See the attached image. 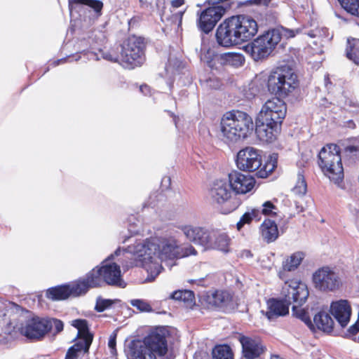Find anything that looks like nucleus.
Returning a JSON list of instances; mask_svg holds the SVG:
<instances>
[{
  "mask_svg": "<svg viewBox=\"0 0 359 359\" xmlns=\"http://www.w3.org/2000/svg\"><path fill=\"white\" fill-rule=\"evenodd\" d=\"M117 302L119 301L118 299L111 300L108 299H103L102 297H97L96 299L95 309L97 312H102L104 310L109 309L114 303Z\"/></svg>",
  "mask_w": 359,
  "mask_h": 359,
  "instance_id": "nucleus-41",
  "label": "nucleus"
},
{
  "mask_svg": "<svg viewBox=\"0 0 359 359\" xmlns=\"http://www.w3.org/2000/svg\"><path fill=\"white\" fill-rule=\"evenodd\" d=\"M218 60L221 65L236 67L242 66L245 62V57L242 54L234 52L220 54L218 56Z\"/></svg>",
  "mask_w": 359,
  "mask_h": 359,
  "instance_id": "nucleus-32",
  "label": "nucleus"
},
{
  "mask_svg": "<svg viewBox=\"0 0 359 359\" xmlns=\"http://www.w3.org/2000/svg\"><path fill=\"white\" fill-rule=\"evenodd\" d=\"M271 359H283V358H280L279 355H274L271 356Z\"/></svg>",
  "mask_w": 359,
  "mask_h": 359,
  "instance_id": "nucleus-53",
  "label": "nucleus"
},
{
  "mask_svg": "<svg viewBox=\"0 0 359 359\" xmlns=\"http://www.w3.org/2000/svg\"><path fill=\"white\" fill-rule=\"evenodd\" d=\"M358 150V147L355 146H349L346 147V151L351 153L356 151Z\"/></svg>",
  "mask_w": 359,
  "mask_h": 359,
  "instance_id": "nucleus-51",
  "label": "nucleus"
},
{
  "mask_svg": "<svg viewBox=\"0 0 359 359\" xmlns=\"http://www.w3.org/2000/svg\"><path fill=\"white\" fill-rule=\"evenodd\" d=\"M163 196L158 194H153L149 196L148 206L156 208L158 205V202L163 199Z\"/></svg>",
  "mask_w": 359,
  "mask_h": 359,
  "instance_id": "nucleus-45",
  "label": "nucleus"
},
{
  "mask_svg": "<svg viewBox=\"0 0 359 359\" xmlns=\"http://www.w3.org/2000/svg\"><path fill=\"white\" fill-rule=\"evenodd\" d=\"M341 6L349 13L359 17V0H338Z\"/></svg>",
  "mask_w": 359,
  "mask_h": 359,
  "instance_id": "nucleus-39",
  "label": "nucleus"
},
{
  "mask_svg": "<svg viewBox=\"0 0 359 359\" xmlns=\"http://www.w3.org/2000/svg\"><path fill=\"white\" fill-rule=\"evenodd\" d=\"M104 283L107 285L125 287L126 283L123 280L121 274L120 266L116 264H107V260L102 262L100 267Z\"/></svg>",
  "mask_w": 359,
  "mask_h": 359,
  "instance_id": "nucleus-22",
  "label": "nucleus"
},
{
  "mask_svg": "<svg viewBox=\"0 0 359 359\" xmlns=\"http://www.w3.org/2000/svg\"><path fill=\"white\" fill-rule=\"evenodd\" d=\"M278 208L271 201H266L262 204L260 211V215L262 214L266 216H271L276 215Z\"/></svg>",
  "mask_w": 359,
  "mask_h": 359,
  "instance_id": "nucleus-43",
  "label": "nucleus"
},
{
  "mask_svg": "<svg viewBox=\"0 0 359 359\" xmlns=\"http://www.w3.org/2000/svg\"><path fill=\"white\" fill-rule=\"evenodd\" d=\"M18 330L29 339H39L50 331V325L48 319L34 316L22 323Z\"/></svg>",
  "mask_w": 359,
  "mask_h": 359,
  "instance_id": "nucleus-17",
  "label": "nucleus"
},
{
  "mask_svg": "<svg viewBox=\"0 0 359 359\" xmlns=\"http://www.w3.org/2000/svg\"><path fill=\"white\" fill-rule=\"evenodd\" d=\"M292 304H293L292 308L293 314L304 321L308 327L312 328L314 325L312 323L308 313L304 309H301V306L304 304H298L297 303H292Z\"/></svg>",
  "mask_w": 359,
  "mask_h": 359,
  "instance_id": "nucleus-37",
  "label": "nucleus"
},
{
  "mask_svg": "<svg viewBox=\"0 0 359 359\" xmlns=\"http://www.w3.org/2000/svg\"><path fill=\"white\" fill-rule=\"evenodd\" d=\"M305 255L303 252L297 251L290 256H288L283 262L282 264V270L279 271V278L284 281L297 280L296 279L287 280L286 277V272L295 271L302 262L303 261Z\"/></svg>",
  "mask_w": 359,
  "mask_h": 359,
  "instance_id": "nucleus-27",
  "label": "nucleus"
},
{
  "mask_svg": "<svg viewBox=\"0 0 359 359\" xmlns=\"http://www.w3.org/2000/svg\"><path fill=\"white\" fill-rule=\"evenodd\" d=\"M256 123L255 132L260 141L270 143L276 139L280 125L266 123L265 122L257 121V120Z\"/></svg>",
  "mask_w": 359,
  "mask_h": 359,
  "instance_id": "nucleus-25",
  "label": "nucleus"
},
{
  "mask_svg": "<svg viewBox=\"0 0 359 359\" xmlns=\"http://www.w3.org/2000/svg\"><path fill=\"white\" fill-rule=\"evenodd\" d=\"M185 3L184 0H172L170 2V13L169 15L166 13V12H163L161 14V20L163 21H171V23L173 24L175 29H179V27L182 25V17L186 11V8H182L178 11L176 9L181 8L184 6Z\"/></svg>",
  "mask_w": 359,
  "mask_h": 359,
  "instance_id": "nucleus-28",
  "label": "nucleus"
},
{
  "mask_svg": "<svg viewBox=\"0 0 359 359\" xmlns=\"http://www.w3.org/2000/svg\"><path fill=\"white\" fill-rule=\"evenodd\" d=\"M253 130L252 118L245 112L232 110L226 112L220 121L222 139L226 143H235L245 139Z\"/></svg>",
  "mask_w": 359,
  "mask_h": 359,
  "instance_id": "nucleus-5",
  "label": "nucleus"
},
{
  "mask_svg": "<svg viewBox=\"0 0 359 359\" xmlns=\"http://www.w3.org/2000/svg\"><path fill=\"white\" fill-rule=\"evenodd\" d=\"M85 41H86V39H84V41H81V43H84V42H85Z\"/></svg>",
  "mask_w": 359,
  "mask_h": 359,
  "instance_id": "nucleus-58",
  "label": "nucleus"
},
{
  "mask_svg": "<svg viewBox=\"0 0 359 359\" xmlns=\"http://www.w3.org/2000/svg\"><path fill=\"white\" fill-rule=\"evenodd\" d=\"M318 164L322 171L331 181L338 184L344 178L339 147L335 144L323 147L318 154Z\"/></svg>",
  "mask_w": 359,
  "mask_h": 359,
  "instance_id": "nucleus-10",
  "label": "nucleus"
},
{
  "mask_svg": "<svg viewBox=\"0 0 359 359\" xmlns=\"http://www.w3.org/2000/svg\"><path fill=\"white\" fill-rule=\"evenodd\" d=\"M287 112L285 103L278 97L268 100L257 116V121L280 125Z\"/></svg>",
  "mask_w": 359,
  "mask_h": 359,
  "instance_id": "nucleus-15",
  "label": "nucleus"
},
{
  "mask_svg": "<svg viewBox=\"0 0 359 359\" xmlns=\"http://www.w3.org/2000/svg\"><path fill=\"white\" fill-rule=\"evenodd\" d=\"M116 337H117V331L115 330L110 335L109 341H108V347L110 349V353L113 356H116L117 355L116 351Z\"/></svg>",
  "mask_w": 359,
  "mask_h": 359,
  "instance_id": "nucleus-44",
  "label": "nucleus"
},
{
  "mask_svg": "<svg viewBox=\"0 0 359 359\" xmlns=\"http://www.w3.org/2000/svg\"><path fill=\"white\" fill-rule=\"evenodd\" d=\"M209 198L212 204L222 214H229L238 208L240 200L233 194L229 182L217 180L209 189Z\"/></svg>",
  "mask_w": 359,
  "mask_h": 359,
  "instance_id": "nucleus-9",
  "label": "nucleus"
},
{
  "mask_svg": "<svg viewBox=\"0 0 359 359\" xmlns=\"http://www.w3.org/2000/svg\"><path fill=\"white\" fill-rule=\"evenodd\" d=\"M347 104L350 107V111L353 113L358 114L359 113V103L356 101H353L350 100L348 101Z\"/></svg>",
  "mask_w": 359,
  "mask_h": 359,
  "instance_id": "nucleus-47",
  "label": "nucleus"
},
{
  "mask_svg": "<svg viewBox=\"0 0 359 359\" xmlns=\"http://www.w3.org/2000/svg\"><path fill=\"white\" fill-rule=\"evenodd\" d=\"M178 228L190 241L200 245L205 249L207 246H210L212 231L194 225H181Z\"/></svg>",
  "mask_w": 359,
  "mask_h": 359,
  "instance_id": "nucleus-18",
  "label": "nucleus"
},
{
  "mask_svg": "<svg viewBox=\"0 0 359 359\" xmlns=\"http://www.w3.org/2000/svg\"><path fill=\"white\" fill-rule=\"evenodd\" d=\"M76 282L69 285H60L50 288L46 292V297L52 300H62L68 298L69 296H79L81 292L76 288Z\"/></svg>",
  "mask_w": 359,
  "mask_h": 359,
  "instance_id": "nucleus-26",
  "label": "nucleus"
},
{
  "mask_svg": "<svg viewBox=\"0 0 359 359\" xmlns=\"http://www.w3.org/2000/svg\"><path fill=\"white\" fill-rule=\"evenodd\" d=\"M130 304L141 312H150L152 311L151 305L144 299H131Z\"/></svg>",
  "mask_w": 359,
  "mask_h": 359,
  "instance_id": "nucleus-42",
  "label": "nucleus"
},
{
  "mask_svg": "<svg viewBox=\"0 0 359 359\" xmlns=\"http://www.w3.org/2000/svg\"><path fill=\"white\" fill-rule=\"evenodd\" d=\"M245 253H246V256H248V257H251L252 256V255H251L250 251H246Z\"/></svg>",
  "mask_w": 359,
  "mask_h": 359,
  "instance_id": "nucleus-54",
  "label": "nucleus"
},
{
  "mask_svg": "<svg viewBox=\"0 0 359 359\" xmlns=\"http://www.w3.org/2000/svg\"><path fill=\"white\" fill-rule=\"evenodd\" d=\"M104 40V34L100 31H93L92 34L88 36V40H87V45L86 46V48L80 51L76 55L72 56V57L75 60L78 61L81 57V55H88V59H93L95 60H100L99 55H101V57L108 61L114 62H119L120 63V58L118 57V56L115 55H112L109 52H104L102 50L99 49V53H94L93 51H86L87 46H88L89 48L92 50L96 48V45H99L101 43H102Z\"/></svg>",
  "mask_w": 359,
  "mask_h": 359,
  "instance_id": "nucleus-16",
  "label": "nucleus"
},
{
  "mask_svg": "<svg viewBox=\"0 0 359 359\" xmlns=\"http://www.w3.org/2000/svg\"><path fill=\"white\" fill-rule=\"evenodd\" d=\"M121 250L120 248H118L115 252L114 255H111L109 257H108L109 259H111L114 255L118 256L121 254Z\"/></svg>",
  "mask_w": 359,
  "mask_h": 359,
  "instance_id": "nucleus-52",
  "label": "nucleus"
},
{
  "mask_svg": "<svg viewBox=\"0 0 359 359\" xmlns=\"http://www.w3.org/2000/svg\"><path fill=\"white\" fill-rule=\"evenodd\" d=\"M237 167L243 171L254 172L261 178L266 177L277 166V155L273 154L262 166V159L258 149L247 147L240 150L236 156Z\"/></svg>",
  "mask_w": 359,
  "mask_h": 359,
  "instance_id": "nucleus-7",
  "label": "nucleus"
},
{
  "mask_svg": "<svg viewBox=\"0 0 359 359\" xmlns=\"http://www.w3.org/2000/svg\"><path fill=\"white\" fill-rule=\"evenodd\" d=\"M144 39L135 35L128 36L121 45L120 64L132 69L141 65L145 60Z\"/></svg>",
  "mask_w": 359,
  "mask_h": 359,
  "instance_id": "nucleus-11",
  "label": "nucleus"
},
{
  "mask_svg": "<svg viewBox=\"0 0 359 359\" xmlns=\"http://www.w3.org/2000/svg\"><path fill=\"white\" fill-rule=\"evenodd\" d=\"M309 295L306 285L299 280L285 281L281 290V300L269 299L266 316L273 320L289 313V306L292 303L304 304Z\"/></svg>",
  "mask_w": 359,
  "mask_h": 359,
  "instance_id": "nucleus-4",
  "label": "nucleus"
},
{
  "mask_svg": "<svg viewBox=\"0 0 359 359\" xmlns=\"http://www.w3.org/2000/svg\"><path fill=\"white\" fill-rule=\"evenodd\" d=\"M297 32L298 30L283 27L268 30L246 45L245 50L255 61L265 59L271 55L283 37L292 38Z\"/></svg>",
  "mask_w": 359,
  "mask_h": 359,
  "instance_id": "nucleus-6",
  "label": "nucleus"
},
{
  "mask_svg": "<svg viewBox=\"0 0 359 359\" xmlns=\"http://www.w3.org/2000/svg\"><path fill=\"white\" fill-rule=\"evenodd\" d=\"M209 302L224 312L231 311L236 306L233 296L229 292L222 290L212 293Z\"/></svg>",
  "mask_w": 359,
  "mask_h": 359,
  "instance_id": "nucleus-24",
  "label": "nucleus"
},
{
  "mask_svg": "<svg viewBox=\"0 0 359 359\" xmlns=\"http://www.w3.org/2000/svg\"><path fill=\"white\" fill-rule=\"evenodd\" d=\"M314 287L323 292H334L344 284L341 273L335 267L324 266L314 271L312 276Z\"/></svg>",
  "mask_w": 359,
  "mask_h": 359,
  "instance_id": "nucleus-12",
  "label": "nucleus"
},
{
  "mask_svg": "<svg viewBox=\"0 0 359 359\" xmlns=\"http://www.w3.org/2000/svg\"><path fill=\"white\" fill-rule=\"evenodd\" d=\"M50 325V330L54 327L56 332H60L63 330V323L57 319H48Z\"/></svg>",
  "mask_w": 359,
  "mask_h": 359,
  "instance_id": "nucleus-46",
  "label": "nucleus"
},
{
  "mask_svg": "<svg viewBox=\"0 0 359 359\" xmlns=\"http://www.w3.org/2000/svg\"><path fill=\"white\" fill-rule=\"evenodd\" d=\"M262 239L269 243L275 241L278 237V229L275 222L266 219L260 226Z\"/></svg>",
  "mask_w": 359,
  "mask_h": 359,
  "instance_id": "nucleus-30",
  "label": "nucleus"
},
{
  "mask_svg": "<svg viewBox=\"0 0 359 359\" xmlns=\"http://www.w3.org/2000/svg\"><path fill=\"white\" fill-rule=\"evenodd\" d=\"M140 91L144 93V95H147L150 94V88L147 85H142L140 88Z\"/></svg>",
  "mask_w": 359,
  "mask_h": 359,
  "instance_id": "nucleus-50",
  "label": "nucleus"
},
{
  "mask_svg": "<svg viewBox=\"0 0 359 359\" xmlns=\"http://www.w3.org/2000/svg\"><path fill=\"white\" fill-rule=\"evenodd\" d=\"M70 9L75 5H86L93 8L97 16L101 15L103 3L99 0H68Z\"/></svg>",
  "mask_w": 359,
  "mask_h": 359,
  "instance_id": "nucleus-35",
  "label": "nucleus"
},
{
  "mask_svg": "<svg viewBox=\"0 0 359 359\" xmlns=\"http://www.w3.org/2000/svg\"><path fill=\"white\" fill-rule=\"evenodd\" d=\"M314 325L318 330L330 333L333 331L334 320L330 314L325 311H319L313 317Z\"/></svg>",
  "mask_w": 359,
  "mask_h": 359,
  "instance_id": "nucleus-31",
  "label": "nucleus"
},
{
  "mask_svg": "<svg viewBox=\"0 0 359 359\" xmlns=\"http://www.w3.org/2000/svg\"><path fill=\"white\" fill-rule=\"evenodd\" d=\"M125 250L135 257V266L147 271L148 281L154 280L161 273L162 262L181 257L178 243L172 238L136 240Z\"/></svg>",
  "mask_w": 359,
  "mask_h": 359,
  "instance_id": "nucleus-1",
  "label": "nucleus"
},
{
  "mask_svg": "<svg viewBox=\"0 0 359 359\" xmlns=\"http://www.w3.org/2000/svg\"><path fill=\"white\" fill-rule=\"evenodd\" d=\"M329 78H325V86L327 87Z\"/></svg>",
  "mask_w": 359,
  "mask_h": 359,
  "instance_id": "nucleus-55",
  "label": "nucleus"
},
{
  "mask_svg": "<svg viewBox=\"0 0 359 359\" xmlns=\"http://www.w3.org/2000/svg\"><path fill=\"white\" fill-rule=\"evenodd\" d=\"M254 219L256 221H259L261 219L260 211L258 208L252 209L251 210L245 212L241 216L240 220L236 224L237 230L240 231L244 225L250 224Z\"/></svg>",
  "mask_w": 359,
  "mask_h": 359,
  "instance_id": "nucleus-34",
  "label": "nucleus"
},
{
  "mask_svg": "<svg viewBox=\"0 0 359 359\" xmlns=\"http://www.w3.org/2000/svg\"><path fill=\"white\" fill-rule=\"evenodd\" d=\"M243 356L247 359L258 358L264 351V346L259 338L240 336Z\"/></svg>",
  "mask_w": 359,
  "mask_h": 359,
  "instance_id": "nucleus-23",
  "label": "nucleus"
},
{
  "mask_svg": "<svg viewBox=\"0 0 359 359\" xmlns=\"http://www.w3.org/2000/svg\"><path fill=\"white\" fill-rule=\"evenodd\" d=\"M307 190V185L303 175L299 173L295 186L292 189L294 194L304 196Z\"/></svg>",
  "mask_w": 359,
  "mask_h": 359,
  "instance_id": "nucleus-40",
  "label": "nucleus"
},
{
  "mask_svg": "<svg viewBox=\"0 0 359 359\" xmlns=\"http://www.w3.org/2000/svg\"><path fill=\"white\" fill-rule=\"evenodd\" d=\"M174 122H175V125L177 126V120L175 118H174Z\"/></svg>",
  "mask_w": 359,
  "mask_h": 359,
  "instance_id": "nucleus-57",
  "label": "nucleus"
},
{
  "mask_svg": "<svg viewBox=\"0 0 359 359\" xmlns=\"http://www.w3.org/2000/svg\"><path fill=\"white\" fill-rule=\"evenodd\" d=\"M346 50V57L355 64L359 65V39H348Z\"/></svg>",
  "mask_w": 359,
  "mask_h": 359,
  "instance_id": "nucleus-33",
  "label": "nucleus"
},
{
  "mask_svg": "<svg viewBox=\"0 0 359 359\" xmlns=\"http://www.w3.org/2000/svg\"><path fill=\"white\" fill-rule=\"evenodd\" d=\"M201 60H203L204 62H206L208 63H209L210 62L211 53L210 52L209 50H208L206 53H204V54H203L202 53H201Z\"/></svg>",
  "mask_w": 359,
  "mask_h": 359,
  "instance_id": "nucleus-49",
  "label": "nucleus"
},
{
  "mask_svg": "<svg viewBox=\"0 0 359 359\" xmlns=\"http://www.w3.org/2000/svg\"><path fill=\"white\" fill-rule=\"evenodd\" d=\"M171 298L175 300L182 301L189 305L194 302V294L190 290H179L172 292Z\"/></svg>",
  "mask_w": 359,
  "mask_h": 359,
  "instance_id": "nucleus-38",
  "label": "nucleus"
},
{
  "mask_svg": "<svg viewBox=\"0 0 359 359\" xmlns=\"http://www.w3.org/2000/svg\"><path fill=\"white\" fill-rule=\"evenodd\" d=\"M226 1L213 0L211 6L198 13L197 25L199 29L207 34L213 29L226 11L227 6L224 4Z\"/></svg>",
  "mask_w": 359,
  "mask_h": 359,
  "instance_id": "nucleus-14",
  "label": "nucleus"
},
{
  "mask_svg": "<svg viewBox=\"0 0 359 359\" xmlns=\"http://www.w3.org/2000/svg\"><path fill=\"white\" fill-rule=\"evenodd\" d=\"M330 312L341 327L347 326L352 312L351 305L347 300L340 299L332 302Z\"/></svg>",
  "mask_w": 359,
  "mask_h": 359,
  "instance_id": "nucleus-21",
  "label": "nucleus"
},
{
  "mask_svg": "<svg viewBox=\"0 0 359 359\" xmlns=\"http://www.w3.org/2000/svg\"><path fill=\"white\" fill-rule=\"evenodd\" d=\"M76 288L81 294L86 293L89 288L101 286L104 283V278L101 268L95 267L87 273L85 278L76 281Z\"/></svg>",
  "mask_w": 359,
  "mask_h": 359,
  "instance_id": "nucleus-20",
  "label": "nucleus"
},
{
  "mask_svg": "<svg viewBox=\"0 0 359 359\" xmlns=\"http://www.w3.org/2000/svg\"><path fill=\"white\" fill-rule=\"evenodd\" d=\"M229 243L230 238L226 233L212 231L210 246H207L206 249H216L227 252H229Z\"/></svg>",
  "mask_w": 359,
  "mask_h": 359,
  "instance_id": "nucleus-29",
  "label": "nucleus"
},
{
  "mask_svg": "<svg viewBox=\"0 0 359 359\" xmlns=\"http://www.w3.org/2000/svg\"><path fill=\"white\" fill-rule=\"evenodd\" d=\"M297 76L292 67L287 64L273 68L268 76V90L276 95H287L297 87Z\"/></svg>",
  "mask_w": 359,
  "mask_h": 359,
  "instance_id": "nucleus-8",
  "label": "nucleus"
},
{
  "mask_svg": "<svg viewBox=\"0 0 359 359\" xmlns=\"http://www.w3.org/2000/svg\"><path fill=\"white\" fill-rule=\"evenodd\" d=\"M229 183L232 191L237 194H245L254 189L255 180L249 175L236 171L229 175Z\"/></svg>",
  "mask_w": 359,
  "mask_h": 359,
  "instance_id": "nucleus-19",
  "label": "nucleus"
},
{
  "mask_svg": "<svg viewBox=\"0 0 359 359\" xmlns=\"http://www.w3.org/2000/svg\"><path fill=\"white\" fill-rule=\"evenodd\" d=\"M163 180H167L168 182H170V179L169 177L164 178Z\"/></svg>",
  "mask_w": 359,
  "mask_h": 359,
  "instance_id": "nucleus-56",
  "label": "nucleus"
},
{
  "mask_svg": "<svg viewBox=\"0 0 359 359\" xmlns=\"http://www.w3.org/2000/svg\"><path fill=\"white\" fill-rule=\"evenodd\" d=\"M257 22L246 15L232 16L224 20L216 30L217 43L229 48L252 39L257 32Z\"/></svg>",
  "mask_w": 359,
  "mask_h": 359,
  "instance_id": "nucleus-2",
  "label": "nucleus"
},
{
  "mask_svg": "<svg viewBox=\"0 0 359 359\" xmlns=\"http://www.w3.org/2000/svg\"><path fill=\"white\" fill-rule=\"evenodd\" d=\"M168 332L165 328L156 327L142 339L131 340L126 346L127 359H157L168 352Z\"/></svg>",
  "mask_w": 359,
  "mask_h": 359,
  "instance_id": "nucleus-3",
  "label": "nucleus"
},
{
  "mask_svg": "<svg viewBox=\"0 0 359 359\" xmlns=\"http://www.w3.org/2000/svg\"><path fill=\"white\" fill-rule=\"evenodd\" d=\"M212 359H233L230 346L227 345L216 346L212 352Z\"/></svg>",
  "mask_w": 359,
  "mask_h": 359,
  "instance_id": "nucleus-36",
  "label": "nucleus"
},
{
  "mask_svg": "<svg viewBox=\"0 0 359 359\" xmlns=\"http://www.w3.org/2000/svg\"><path fill=\"white\" fill-rule=\"evenodd\" d=\"M72 325L78 330V340L68 349L65 359H78L81 353H88L93 339V335L89 332L86 320H74L72 321Z\"/></svg>",
  "mask_w": 359,
  "mask_h": 359,
  "instance_id": "nucleus-13",
  "label": "nucleus"
},
{
  "mask_svg": "<svg viewBox=\"0 0 359 359\" xmlns=\"http://www.w3.org/2000/svg\"><path fill=\"white\" fill-rule=\"evenodd\" d=\"M196 254V250L195 248L189 245L187 248H185L184 253L182 256H189V255H194Z\"/></svg>",
  "mask_w": 359,
  "mask_h": 359,
  "instance_id": "nucleus-48",
  "label": "nucleus"
}]
</instances>
